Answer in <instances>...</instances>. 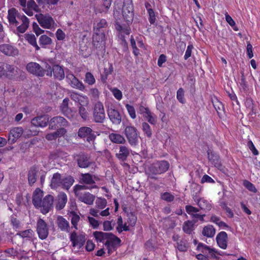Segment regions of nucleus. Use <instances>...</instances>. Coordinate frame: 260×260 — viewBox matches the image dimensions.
Masks as SVG:
<instances>
[{"mask_svg":"<svg viewBox=\"0 0 260 260\" xmlns=\"http://www.w3.org/2000/svg\"><path fill=\"white\" fill-rule=\"evenodd\" d=\"M70 241L72 242V246L80 249L85 244L86 239L84 234L77 235L75 231L71 233L70 235Z\"/></svg>","mask_w":260,"mask_h":260,"instance_id":"obj_12","label":"nucleus"},{"mask_svg":"<svg viewBox=\"0 0 260 260\" xmlns=\"http://www.w3.org/2000/svg\"><path fill=\"white\" fill-rule=\"evenodd\" d=\"M68 198L66 194L64 192H60L57 196L56 208L57 210H61L64 208L67 202Z\"/></svg>","mask_w":260,"mask_h":260,"instance_id":"obj_30","label":"nucleus"},{"mask_svg":"<svg viewBox=\"0 0 260 260\" xmlns=\"http://www.w3.org/2000/svg\"><path fill=\"white\" fill-rule=\"evenodd\" d=\"M79 114L84 120H87L88 118L89 113L86 109L83 106H80L79 107Z\"/></svg>","mask_w":260,"mask_h":260,"instance_id":"obj_51","label":"nucleus"},{"mask_svg":"<svg viewBox=\"0 0 260 260\" xmlns=\"http://www.w3.org/2000/svg\"><path fill=\"white\" fill-rule=\"evenodd\" d=\"M71 223L75 229H77V224L79 221L80 217L75 212H71Z\"/></svg>","mask_w":260,"mask_h":260,"instance_id":"obj_49","label":"nucleus"},{"mask_svg":"<svg viewBox=\"0 0 260 260\" xmlns=\"http://www.w3.org/2000/svg\"><path fill=\"white\" fill-rule=\"evenodd\" d=\"M161 198L163 200L167 202H172L174 199V196L170 192H166L162 193Z\"/></svg>","mask_w":260,"mask_h":260,"instance_id":"obj_60","label":"nucleus"},{"mask_svg":"<svg viewBox=\"0 0 260 260\" xmlns=\"http://www.w3.org/2000/svg\"><path fill=\"white\" fill-rule=\"evenodd\" d=\"M27 71L30 74L37 77H43L46 75L47 68H43L39 63L35 62H30L27 64L26 67Z\"/></svg>","mask_w":260,"mask_h":260,"instance_id":"obj_6","label":"nucleus"},{"mask_svg":"<svg viewBox=\"0 0 260 260\" xmlns=\"http://www.w3.org/2000/svg\"><path fill=\"white\" fill-rule=\"evenodd\" d=\"M142 129L145 135L149 138L151 137L152 132L150 125L147 122H143L142 124Z\"/></svg>","mask_w":260,"mask_h":260,"instance_id":"obj_54","label":"nucleus"},{"mask_svg":"<svg viewBox=\"0 0 260 260\" xmlns=\"http://www.w3.org/2000/svg\"><path fill=\"white\" fill-rule=\"evenodd\" d=\"M62 178L61 175L58 173L53 175L51 180L50 186L52 188H56L61 184Z\"/></svg>","mask_w":260,"mask_h":260,"instance_id":"obj_34","label":"nucleus"},{"mask_svg":"<svg viewBox=\"0 0 260 260\" xmlns=\"http://www.w3.org/2000/svg\"><path fill=\"white\" fill-rule=\"evenodd\" d=\"M43 191L37 188L34 192L32 203L36 208H40L41 212L45 214L53 207L54 198L52 196L48 194L42 200Z\"/></svg>","mask_w":260,"mask_h":260,"instance_id":"obj_1","label":"nucleus"},{"mask_svg":"<svg viewBox=\"0 0 260 260\" xmlns=\"http://www.w3.org/2000/svg\"><path fill=\"white\" fill-rule=\"evenodd\" d=\"M113 72V67L111 63H108L106 64L103 73L101 75V80L103 82H105L107 79L108 76L111 75Z\"/></svg>","mask_w":260,"mask_h":260,"instance_id":"obj_35","label":"nucleus"},{"mask_svg":"<svg viewBox=\"0 0 260 260\" xmlns=\"http://www.w3.org/2000/svg\"><path fill=\"white\" fill-rule=\"evenodd\" d=\"M67 130L63 127L57 129L55 132H53L55 138L56 139L58 137L63 136L67 133Z\"/></svg>","mask_w":260,"mask_h":260,"instance_id":"obj_61","label":"nucleus"},{"mask_svg":"<svg viewBox=\"0 0 260 260\" xmlns=\"http://www.w3.org/2000/svg\"><path fill=\"white\" fill-rule=\"evenodd\" d=\"M21 15L15 8H12L10 9L8 11L7 16L10 24L13 26L18 25V19Z\"/></svg>","mask_w":260,"mask_h":260,"instance_id":"obj_18","label":"nucleus"},{"mask_svg":"<svg viewBox=\"0 0 260 260\" xmlns=\"http://www.w3.org/2000/svg\"><path fill=\"white\" fill-rule=\"evenodd\" d=\"M58 228L63 232H69L70 224L69 222L62 216H58L56 221Z\"/></svg>","mask_w":260,"mask_h":260,"instance_id":"obj_29","label":"nucleus"},{"mask_svg":"<svg viewBox=\"0 0 260 260\" xmlns=\"http://www.w3.org/2000/svg\"><path fill=\"white\" fill-rule=\"evenodd\" d=\"M108 25L107 22L105 19H97L93 23L94 31H104L103 29Z\"/></svg>","mask_w":260,"mask_h":260,"instance_id":"obj_31","label":"nucleus"},{"mask_svg":"<svg viewBox=\"0 0 260 260\" xmlns=\"http://www.w3.org/2000/svg\"><path fill=\"white\" fill-rule=\"evenodd\" d=\"M36 17L39 24L43 28L52 29L56 26L53 18L48 14H39Z\"/></svg>","mask_w":260,"mask_h":260,"instance_id":"obj_4","label":"nucleus"},{"mask_svg":"<svg viewBox=\"0 0 260 260\" xmlns=\"http://www.w3.org/2000/svg\"><path fill=\"white\" fill-rule=\"evenodd\" d=\"M37 231L39 237L42 240L45 239L48 235V229L44 220L40 218L37 222Z\"/></svg>","mask_w":260,"mask_h":260,"instance_id":"obj_15","label":"nucleus"},{"mask_svg":"<svg viewBox=\"0 0 260 260\" xmlns=\"http://www.w3.org/2000/svg\"><path fill=\"white\" fill-rule=\"evenodd\" d=\"M38 170L36 167H32L30 168L28 174V180L29 184L30 185L34 184L37 180V173Z\"/></svg>","mask_w":260,"mask_h":260,"instance_id":"obj_37","label":"nucleus"},{"mask_svg":"<svg viewBox=\"0 0 260 260\" xmlns=\"http://www.w3.org/2000/svg\"><path fill=\"white\" fill-rule=\"evenodd\" d=\"M84 81L89 85H92L95 83V79L90 72H87L85 74Z\"/></svg>","mask_w":260,"mask_h":260,"instance_id":"obj_45","label":"nucleus"},{"mask_svg":"<svg viewBox=\"0 0 260 260\" xmlns=\"http://www.w3.org/2000/svg\"><path fill=\"white\" fill-rule=\"evenodd\" d=\"M69 98H65L62 101V103L60 105V109L62 113L66 111V110L69 109Z\"/></svg>","mask_w":260,"mask_h":260,"instance_id":"obj_59","label":"nucleus"},{"mask_svg":"<svg viewBox=\"0 0 260 260\" xmlns=\"http://www.w3.org/2000/svg\"><path fill=\"white\" fill-rule=\"evenodd\" d=\"M62 114L71 120H76L78 117V113L76 110H73L71 108H69L66 110V111L63 112Z\"/></svg>","mask_w":260,"mask_h":260,"instance_id":"obj_41","label":"nucleus"},{"mask_svg":"<svg viewBox=\"0 0 260 260\" xmlns=\"http://www.w3.org/2000/svg\"><path fill=\"white\" fill-rule=\"evenodd\" d=\"M133 7L131 5H124L122 8V14L124 19L127 22H131L133 19Z\"/></svg>","mask_w":260,"mask_h":260,"instance_id":"obj_22","label":"nucleus"},{"mask_svg":"<svg viewBox=\"0 0 260 260\" xmlns=\"http://www.w3.org/2000/svg\"><path fill=\"white\" fill-rule=\"evenodd\" d=\"M47 68L46 76L51 77L52 74L54 78L61 80L64 78V72L63 68L59 65H54L52 68L48 64H46Z\"/></svg>","mask_w":260,"mask_h":260,"instance_id":"obj_5","label":"nucleus"},{"mask_svg":"<svg viewBox=\"0 0 260 260\" xmlns=\"http://www.w3.org/2000/svg\"><path fill=\"white\" fill-rule=\"evenodd\" d=\"M108 114L113 123L118 124L121 122V116L117 110L110 108L108 110Z\"/></svg>","mask_w":260,"mask_h":260,"instance_id":"obj_24","label":"nucleus"},{"mask_svg":"<svg viewBox=\"0 0 260 260\" xmlns=\"http://www.w3.org/2000/svg\"><path fill=\"white\" fill-rule=\"evenodd\" d=\"M185 209L187 213L190 215L192 218L196 219L198 221V219L203 221L204 220V215H201L198 213L199 212V209L190 205H187L185 207Z\"/></svg>","mask_w":260,"mask_h":260,"instance_id":"obj_28","label":"nucleus"},{"mask_svg":"<svg viewBox=\"0 0 260 260\" xmlns=\"http://www.w3.org/2000/svg\"><path fill=\"white\" fill-rule=\"evenodd\" d=\"M125 107L126 108V110H127L130 117L132 119H135L136 117V112H135V109L134 107L133 106H131L129 104H126L125 105Z\"/></svg>","mask_w":260,"mask_h":260,"instance_id":"obj_58","label":"nucleus"},{"mask_svg":"<svg viewBox=\"0 0 260 260\" xmlns=\"http://www.w3.org/2000/svg\"><path fill=\"white\" fill-rule=\"evenodd\" d=\"M184 91L182 88H180L177 91V99L182 104L185 103V100L184 98Z\"/></svg>","mask_w":260,"mask_h":260,"instance_id":"obj_53","label":"nucleus"},{"mask_svg":"<svg viewBox=\"0 0 260 260\" xmlns=\"http://www.w3.org/2000/svg\"><path fill=\"white\" fill-rule=\"evenodd\" d=\"M127 223L130 226H134L137 221V217L133 213L127 214Z\"/></svg>","mask_w":260,"mask_h":260,"instance_id":"obj_52","label":"nucleus"},{"mask_svg":"<svg viewBox=\"0 0 260 260\" xmlns=\"http://www.w3.org/2000/svg\"><path fill=\"white\" fill-rule=\"evenodd\" d=\"M0 51L8 56H16L19 54L18 49L9 44H3L0 45Z\"/></svg>","mask_w":260,"mask_h":260,"instance_id":"obj_14","label":"nucleus"},{"mask_svg":"<svg viewBox=\"0 0 260 260\" xmlns=\"http://www.w3.org/2000/svg\"><path fill=\"white\" fill-rule=\"evenodd\" d=\"M111 234V233H104L100 231H96L93 233V236L98 242L106 241Z\"/></svg>","mask_w":260,"mask_h":260,"instance_id":"obj_33","label":"nucleus"},{"mask_svg":"<svg viewBox=\"0 0 260 260\" xmlns=\"http://www.w3.org/2000/svg\"><path fill=\"white\" fill-rule=\"evenodd\" d=\"M218 245L222 249L227 247L228 235L225 232H220L216 238Z\"/></svg>","mask_w":260,"mask_h":260,"instance_id":"obj_26","label":"nucleus"},{"mask_svg":"<svg viewBox=\"0 0 260 260\" xmlns=\"http://www.w3.org/2000/svg\"><path fill=\"white\" fill-rule=\"evenodd\" d=\"M193 49V46L192 44L189 45L186 49V50L185 53V55L184 56V58L185 60H187L189 57L191 56L192 51Z\"/></svg>","mask_w":260,"mask_h":260,"instance_id":"obj_63","label":"nucleus"},{"mask_svg":"<svg viewBox=\"0 0 260 260\" xmlns=\"http://www.w3.org/2000/svg\"><path fill=\"white\" fill-rule=\"evenodd\" d=\"M89 213L95 217H98L99 215L107 216L110 214L109 208H107L103 211H100V210L97 209L91 208L89 210Z\"/></svg>","mask_w":260,"mask_h":260,"instance_id":"obj_36","label":"nucleus"},{"mask_svg":"<svg viewBox=\"0 0 260 260\" xmlns=\"http://www.w3.org/2000/svg\"><path fill=\"white\" fill-rule=\"evenodd\" d=\"M208 158L209 161L214 165L217 168H220L221 167L220 158L219 156L213 151L209 150L207 151Z\"/></svg>","mask_w":260,"mask_h":260,"instance_id":"obj_27","label":"nucleus"},{"mask_svg":"<svg viewBox=\"0 0 260 260\" xmlns=\"http://www.w3.org/2000/svg\"><path fill=\"white\" fill-rule=\"evenodd\" d=\"M29 21L28 18L22 14L18 19V25L15 26L17 30L20 33H24L29 26Z\"/></svg>","mask_w":260,"mask_h":260,"instance_id":"obj_19","label":"nucleus"},{"mask_svg":"<svg viewBox=\"0 0 260 260\" xmlns=\"http://www.w3.org/2000/svg\"><path fill=\"white\" fill-rule=\"evenodd\" d=\"M119 151L116 154V157L122 161L125 160L129 155L131 150L125 145H120L118 146Z\"/></svg>","mask_w":260,"mask_h":260,"instance_id":"obj_21","label":"nucleus"},{"mask_svg":"<svg viewBox=\"0 0 260 260\" xmlns=\"http://www.w3.org/2000/svg\"><path fill=\"white\" fill-rule=\"evenodd\" d=\"M5 66V71L7 75H6V78H12L14 75H15V72H16V67L11 64L8 63H4Z\"/></svg>","mask_w":260,"mask_h":260,"instance_id":"obj_40","label":"nucleus"},{"mask_svg":"<svg viewBox=\"0 0 260 260\" xmlns=\"http://www.w3.org/2000/svg\"><path fill=\"white\" fill-rule=\"evenodd\" d=\"M87 187L85 185H76L74 186V191L75 195H77V193H83L82 191L87 189Z\"/></svg>","mask_w":260,"mask_h":260,"instance_id":"obj_62","label":"nucleus"},{"mask_svg":"<svg viewBox=\"0 0 260 260\" xmlns=\"http://www.w3.org/2000/svg\"><path fill=\"white\" fill-rule=\"evenodd\" d=\"M197 222V220H193V221L187 220L184 222L182 227L183 231L186 234H190L193 230L194 223Z\"/></svg>","mask_w":260,"mask_h":260,"instance_id":"obj_38","label":"nucleus"},{"mask_svg":"<svg viewBox=\"0 0 260 260\" xmlns=\"http://www.w3.org/2000/svg\"><path fill=\"white\" fill-rule=\"evenodd\" d=\"M82 180L84 183L87 184L91 185L95 183L93 179L92 176L88 173L82 175Z\"/></svg>","mask_w":260,"mask_h":260,"instance_id":"obj_46","label":"nucleus"},{"mask_svg":"<svg viewBox=\"0 0 260 260\" xmlns=\"http://www.w3.org/2000/svg\"><path fill=\"white\" fill-rule=\"evenodd\" d=\"M148 13L149 16V21L151 24H153L155 22L156 19L155 13L153 9L151 8H148Z\"/></svg>","mask_w":260,"mask_h":260,"instance_id":"obj_64","label":"nucleus"},{"mask_svg":"<svg viewBox=\"0 0 260 260\" xmlns=\"http://www.w3.org/2000/svg\"><path fill=\"white\" fill-rule=\"evenodd\" d=\"M193 188L195 189L197 192L193 193L192 196L195 201H198V205L202 209L209 210L210 208V205L207 203V201L203 199L198 198V192L200 191V186L198 185L194 184Z\"/></svg>","mask_w":260,"mask_h":260,"instance_id":"obj_16","label":"nucleus"},{"mask_svg":"<svg viewBox=\"0 0 260 260\" xmlns=\"http://www.w3.org/2000/svg\"><path fill=\"white\" fill-rule=\"evenodd\" d=\"M202 234L204 236L213 237L215 234V230L212 225H209L204 228Z\"/></svg>","mask_w":260,"mask_h":260,"instance_id":"obj_42","label":"nucleus"},{"mask_svg":"<svg viewBox=\"0 0 260 260\" xmlns=\"http://www.w3.org/2000/svg\"><path fill=\"white\" fill-rule=\"evenodd\" d=\"M73 158L77 162L79 167L81 168H86L89 167L91 162L90 160V157L86 154L84 153H80L79 154H74Z\"/></svg>","mask_w":260,"mask_h":260,"instance_id":"obj_11","label":"nucleus"},{"mask_svg":"<svg viewBox=\"0 0 260 260\" xmlns=\"http://www.w3.org/2000/svg\"><path fill=\"white\" fill-rule=\"evenodd\" d=\"M107 203V201L105 199L98 198L95 202L96 209L99 210L104 209L106 206Z\"/></svg>","mask_w":260,"mask_h":260,"instance_id":"obj_48","label":"nucleus"},{"mask_svg":"<svg viewBox=\"0 0 260 260\" xmlns=\"http://www.w3.org/2000/svg\"><path fill=\"white\" fill-rule=\"evenodd\" d=\"M93 120L96 122L102 123L105 119V113L103 105L101 102H97L93 109Z\"/></svg>","mask_w":260,"mask_h":260,"instance_id":"obj_7","label":"nucleus"},{"mask_svg":"<svg viewBox=\"0 0 260 260\" xmlns=\"http://www.w3.org/2000/svg\"><path fill=\"white\" fill-rule=\"evenodd\" d=\"M66 80L72 87L79 89L81 91H83L85 89V86L83 83L79 81L73 74H67Z\"/></svg>","mask_w":260,"mask_h":260,"instance_id":"obj_17","label":"nucleus"},{"mask_svg":"<svg viewBox=\"0 0 260 260\" xmlns=\"http://www.w3.org/2000/svg\"><path fill=\"white\" fill-rule=\"evenodd\" d=\"M170 167L169 163L166 160H161L153 164L149 168L148 177L157 179L156 175L163 174L167 172Z\"/></svg>","mask_w":260,"mask_h":260,"instance_id":"obj_2","label":"nucleus"},{"mask_svg":"<svg viewBox=\"0 0 260 260\" xmlns=\"http://www.w3.org/2000/svg\"><path fill=\"white\" fill-rule=\"evenodd\" d=\"M109 139L113 143L118 144H123L125 142V139L124 137L119 134L111 133L109 135Z\"/></svg>","mask_w":260,"mask_h":260,"instance_id":"obj_32","label":"nucleus"},{"mask_svg":"<svg viewBox=\"0 0 260 260\" xmlns=\"http://www.w3.org/2000/svg\"><path fill=\"white\" fill-rule=\"evenodd\" d=\"M243 185L249 191L253 192L254 193L256 192L257 189H256L254 185L250 182L247 180H245L243 182Z\"/></svg>","mask_w":260,"mask_h":260,"instance_id":"obj_57","label":"nucleus"},{"mask_svg":"<svg viewBox=\"0 0 260 260\" xmlns=\"http://www.w3.org/2000/svg\"><path fill=\"white\" fill-rule=\"evenodd\" d=\"M120 243L121 240L112 233L104 244L108 250V254L110 255L116 250L117 246L120 245Z\"/></svg>","mask_w":260,"mask_h":260,"instance_id":"obj_10","label":"nucleus"},{"mask_svg":"<svg viewBox=\"0 0 260 260\" xmlns=\"http://www.w3.org/2000/svg\"><path fill=\"white\" fill-rule=\"evenodd\" d=\"M177 247L181 251H185L187 249V245L185 241L180 240L177 243Z\"/></svg>","mask_w":260,"mask_h":260,"instance_id":"obj_55","label":"nucleus"},{"mask_svg":"<svg viewBox=\"0 0 260 260\" xmlns=\"http://www.w3.org/2000/svg\"><path fill=\"white\" fill-rule=\"evenodd\" d=\"M38 132L35 131L31 132V131L27 132H24L21 127H15L12 128L9 134L8 142L9 144H14L18 139H19L23 134L25 137L27 136L29 137L31 136H35L37 134Z\"/></svg>","mask_w":260,"mask_h":260,"instance_id":"obj_3","label":"nucleus"},{"mask_svg":"<svg viewBox=\"0 0 260 260\" xmlns=\"http://www.w3.org/2000/svg\"><path fill=\"white\" fill-rule=\"evenodd\" d=\"M68 124V121L64 117L60 116H55L49 122V128L55 129L59 127L67 126Z\"/></svg>","mask_w":260,"mask_h":260,"instance_id":"obj_13","label":"nucleus"},{"mask_svg":"<svg viewBox=\"0 0 260 260\" xmlns=\"http://www.w3.org/2000/svg\"><path fill=\"white\" fill-rule=\"evenodd\" d=\"M100 92L96 88H92L89 89L88 95L91 98L92 100L95 101L99 99Z\"/></svg>","mask_w":260,"mask_h":260,"instance_id":"obj_47","label":"nucleus"},{"mask_svg":"<svg viewBox=\"0 0 260 260\" xmlns=\"http://www.w3.org/2000/svg\"><path fill=\"white\" fill-rule=\"evenodd\" d=\"M105 35L104 31H94V34L93 35V42L102 43L105 41Z\"/></svg>","mask_w":260,"mask_h":260,"instance_id":"obj_44","label":"nucleus"},{"mask_svg":"<svg viewBox=\"0 0 260 260\" xmlns=\"http://www.w3.org/2000/svg\"><path fill=\"white\" fill-rule=\"evenodd\" d=\"M74 182L73 177L71 176H67L62 179L61 186L63 189L68 190Z\"/></svg>","mask_w":260,"mask_h":260,"instance_id":"obj_39","label":"nucleus"},{"mask_svg":"<svg viewBox=\"0 0 260 260\" xmlns=\"http://www.w3.org/2000/svg\"><path fill=\"white\" fill-rule=\"evenodd\" d=\"M78 136L81 138H86V141L90 143H92L94 147V141L96 136L91 128L86 126L80 127L78 130Z\"/></svg>","mask_w":260,"mask_h":260,"instance_id":"obj_9","label":"nucleus"},{"mask_svg":"<svg viewBox=\"0 0 260 260\" xmlns=\"http://www.w3.org/2000/svg\"><path fill=\"white\" fill-rule=\"evenodd\" d=\"M75 196L78 198V199L88 205H92L94 200V196L92 194L88 192H83L81 193H77Z\"/></svg>","mask_w":260,"mask_h":260,"instance_id":"obj_23","label":"nucleus"},{"mask_svg":"<svg viewBox=\"0 0 260 260\" xmlns=\"http://www.w3.org/2000/svg\"><path fill=\"white\" fill-rule=\"evenodd\" d=\"M213 104L218 114L223 110L224 107L223 104L217 100L213 102Z\"/></svg>","mask_w":260,"mask_h":260,"instance_id":"obj_56","label":"nucleus"},{"mask_svg":"<svg viewBox=\"0 0 260 260\" xmlns=\"http://www.w3.org/2000/svg\"><path fill=\"white\" fill-rule=\"evenodd\" d=\"M25 38L26 40L33 47H34L36 50H40V47L37 43L36 38L33 34H26L25 35Z\"/></svg>","mask_w":260,"mask_h":260,"instance_id":"obj_43","label":"nucleus"},{"mask_svg":"<svg viewBox=\"0 0 260 260\" xmlns=\"http://www.w3.org/2000/svg\"><path fill=\"white\" fill-rule=\"evenodd\" d=\"M39 43L42 45H50L52 43V40L46 35H42L40 37Z\"/></svg>","mask_w":260,"mask_h":260,"instance_id":"obj_50","label":"nucleus"},{"mask_svg":"<svg viewBox=\"0 0 260 260\" xmlns=\"http://www.w3.org/2000/svg\"><path fill=\"white\" fill-rule=\"evenodd\" d=\"M197 250L203 254H209L211 258H216L215 254L217 251L214 248H211L207 245L199 243L197 246Z\"/></svg>","mask_w":260,"mask_h":260,"instance_id":"obj_20","label":"nucleus"},{"mask_svg":"<svg viewBox=\"0 0 260 260\" xmlns=\"http://www.w3.org/2000/svg\"><path fill=\"white\" fill-rule=\"evenodd\" d=\"M48 122L49 118L46 116L35 117L31 121V123L34 126L41 127H45Z\"/></svg>","mask_w":260,"mask_h":260,"instance_id":"obj_25","label":"nucleus"},{"mask_svg":"<svg viewBox=\"0 0 260 260\" xmlns=\"http://www.w3.org/2000/svg\"><path fill=\"white\" fill-rule=\"evenodd\" d=\"M124 134L128 143L132 146H135L138 142V136L137 129L131 125L127 126L124 129Z\"/></svg>","mask_w":260,"mask_h":260,"instance_id":"obj_8","label":"nucleus"}]
</instances>
